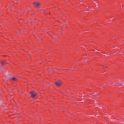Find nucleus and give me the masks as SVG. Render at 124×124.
Here are the masks:
<instances>
[{"mask_svg":"<svg viewBox=\"0 0 124 124\" xmlns=\"http://www.w3.org/2000/svg\"><path fill=\"white\" fill-rule=\"evenodd\" d=\"M11 11V9H10Z\"/></svg>","mask_w":124,"mask_h":124,"instance_id":"obj_12","label":"nucleus"},{"mask_svg":"<svg viewBox=\"0 0 124 124\" xmlns=\"http://www.w3.org/2000/svg\"><path fill=\"white\" fill-rule=\"evenodd\" d=\"M91 98H93V96H91Z\"/></svg>","mask_w":124,"mask_h":124,"instance_id":"obj_8","label":"nucleus"},{"mask_svg":"<svg viewBox=\"0 0 124 124\" xmlns=\"http://www.w3.org/2000/svg\"><path fill=\"white\" fill-rule=\"evenodd\" d=\"M51 86H52L53 87H54V86H53V85H52V84H51Z\"/></svg>","mask_w":124,"mask_h":124,"instance_id":"obj_10","label":"nucleus"},{"mask_svg":"<svg viewBox=\"0 0 124 124\" xmlns=\"http://www.w3.org/2000/svg\"><path fill=\"white\" fill-rule=\"evenodd\" d=\"M12 80L13 81H16L17 80V78H16L15 77H13V78H12Z\"/></svg>","mask_w":124,"mask_h":124,"instance_id":"obj_5","label":"nucleus"},{"mask_svg":"<svg viewBox=\"0 0 124 124\" xmlns=\"http://www.w3.org/2000/svg\"><path fill=\"white\" fill-rule=\"evenodd\" d=\"M40 2L35 1L33 2V5L35 7H36V8H40Z\"/></svg>","mask_w":124,"mask_h":124,"instance_id":"obj_2","label":"nucleus"},{"mask_svg":"<svg viewBox=\"0 0 124 124\" xmlns=\"http://www.w3.org/2000/svg\"><path fill=\"white\" fill-rule=\"evenodd\" d=\"M1 63H2V65H4L5 63H6V62H5V61H1Z\"/></svg>","mask_w":124,"mask_h":124,"instance_id":"obj_4","label":"nucleus"},{"mask_svg":"<svg viewBox=\"0 0 124 124\" xmlns=\"http://www.w3.org/2000/svg\"><path fill=\"white\" fill-rule=\"evenodd\" d=\"M56 69H57V70H60V69H58L57 68H55Z\"/></svg>","mask_w":124,"mask_h":124,"instance_id":"obj_7","label":"nucleus"},{"mask_svg":"<svg viewBox=\"0 0 124 124\" xmlns=\"http://www.w3.org/2000/svg\"><path fill=\"white\" fill-rule=\"evenodd\" d=\"M107 67V66H105V67H103V68H106Z\"/></svg>","mask_w":124,"mask_h":124,"instance_id":"obj_6","label":"nucleus"},{"mask_svg":"<svg viewBox=\"0 0 124 124\" xmlns=\"http://www.w3.org/2000/svg\"><path fill=\"white\" fill-rule=\"evenodd\" d=\"M9 77H11V75H9Z\"/></svg>","mask_w":124,"mask_h":124,"instance_id":"obj_9","label":"nucleus"},{"mask_svg":"<svg viewBox=\"0 0 124 124\" xmlns=\"http://www.w3.org/2000/svg\"><path fill=\"white\" fill-rule=\"evenodd\" d=\"M29 93L31 94V97L34 99H36V98L37 97V93L34 92V91H31Z\"/></svg>","mask_w":124,"mask_h":124,"instance_id":"obj_1","label":"nucleus"},{"mask_svg":"<svg viewBox=\"0 0 124 124\" xmlns=\"http://www.w3.org/2000/svg\"><path fill=\"white\" fill-rule=\"evenodd\" d=\"M24 94H25V95L27 94L26 93H24Z\"/></svg>","mask_w":124,"mask_h":124,"instance_id":"obj_11","label":"nucleus"},{"mask_svg":"<svg viewBox=\"0 0 124 124\" xmlns=\"http://www.w3.org/2000/svg\"><path fill=\"white\" fill-rule=\"evenodd\" d=\"M55 84L57 87H61V86L62 85V82L60 80H58L55 82Z\"/></svg>","mask_w":124,"mask_h":124,"instance_id":"obj_3","label":"nucleus"}]
</instances>
